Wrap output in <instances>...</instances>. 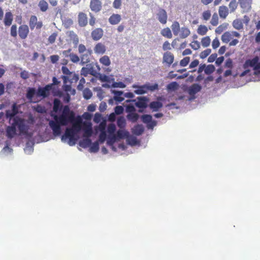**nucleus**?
<instances>
[{"label": "nucleus", "instance_id": "nucleus-13", "mask_svg": "<svg viewBox=\"0 0 260 260\" xmlns=\"http://www.w3.org/2000/svg\"><path fill=\"white\" fill-rule=\"evenodd\" d=\"M82 129L84 131L83 137L89 138L92 134L91 124L89 122H84L83 123Z\"/></svg>", "mask_w": 260, "mask_h": 260}, {"label": "nucleus", "instance_id": "nucleus-63", "mask_svg": "<svg viewBox=\"0 0 260 260\" xmlns=\"http://www.w3.org/2000/svg\"><path fill=\"white\" fill-rule=\"evenodd\" d=\"M61 71L63 74L67 76L69 75V77H71V76L72 75L73 73L71 72L69 69L66 66L62 67Z\"/></svg>", "mask_w": 260, "mask_h": 260}, {"label": "nucleus", "instance_id": "nucleus-1", "mask_svg": "<svg viewBox=\"0 0 260 260\" xmlns=\"http://www.w3.org/2000/svg\"><path fill=\"white\" fill-rule=\"evenodd\" d=\"M54 120H50L49 125L53 131L54 136H59L61 134V126L67 125L75 120V113L70 110L68 105L63 107L62 113L60 115H51Z\"/></svg>", "mask_w": 260, "mask_h": 260}, {"label": "nucleus", "instance_id": "nucleus-35", "mask_svg": "<svg viewBox=\"0 0 260 260\" xmlns=\"http://www.w3.org/2000/svg\"><path fill=\"white\" fill-rule=\"evenodd\" d=\"M161 35L168 39L172 38V34L171 29L169 27H166L162 29L161 31Z\"/></svg>", "mask_w": 260, "mask_h": 260}, {"label": "nucleus", "instance_id": "nucleus-33", "mask_svg": "<svg viewBox=\"0 0 260 260\" xmlns=\"http://www.w3.org/2000/svg\"><path fill=\"white\" fill-rule=\"evenodd\" d=\"M13 21V15L11 12H7L4 18V23L6 26H10Z\"/></svg>", "mask_w": 260, "mask_h": 260}, {"label": "nucleus", "instance_id": "nucleus-41", "mask_svg": "<svg viewBox=\"0 0 260 260\" xmlns=\"http://www.w3.org/2000/svg\"><path fill=\"white\" fill-rule=\"evenodd\" d=\"M100 62L103 65L105 66H109L111 63L110 58L107 55H104V56L102 57L100 59Z\"/></svg>", "mask_w": 260, "mask_h": 260}, {"label": "nucleus", "instance_id": "nucleus-61", "mask_svg": "<svg viewBox=\"0 0 260 260\" xmlns=\"http://www.w3.org/2000/svg\"><path fill=\"white\" fill-rule=\"evenodd\" d=\"M191 47L194 50H198L200 47V43L197 41H192L190 44Z\"/></svg>", "mask_w": 260, "mask_h": 260}, {"label": "nucleus", "instance_id": "nucleus-34", "mask_svg": "<svg viewBox=\"0 0 260 260\" xmlns=\"http://www.w3.org/2000/svg\"><path fill=\"white\" fill-rule=\"evenodd\" d=\"M62 108L60 101L58 99H55L53 101V111L57 113Z\"/></svg>", "mask_w": 260, "mask_h": 260}, {"label": "nucleus", "instance_id": "nucleus-11", "mask_svg": "<svg viewBox=\"0 0 260 260\" xmlns=\"http://www.w3.org/2000/svg\"><path fill=\"white\" fill-rule=\"evenodd\" d=\"M156 16L158 20L162 24H165L167 22L168 15L165 10L159 8L156 13Z\"/></svg>", "mask_w": 260, "mask_h": 260}, {"label": "nucleus", "instance_id": "nucleus-47", "mask_svg": "<svg viewBox=\"0 0 260 260\" xmlns=\"http://www.w3.org/2000/svg\"><path fill=\"white\" fill-rule=\"evenodd\" d=\"M178 84L176 82H172L167 86V88L168 90H175L177 89Z\"/></svg>", "mask_w": 260, "mask_h": 260}, {"label": "nucleus", "instance_id": "nucleus-36", "mask_svg": "<svg viewBox=\"0 0 260 260\" xmlns=\"http://www.w3.org/2000/svg\"><path fill=\"white\" fill-rule=\"evenodd\" d=\"M139 115L135 113H128L127 115V119L133 122H136L139 119Z\"/></svg>", "mask_w": 260, "mask_h": 260}, {"label": "nucleus", "instance_id": "nucleus-4", "mask_svg": "<svg viewBox=\"0 0 260 260\" xmlns=\"http://www.w3.org/2000/svg\"><path fill=\"white\" fill-rule=\"evenodd\" d=\"M76 133L73 130V128H67L64 135L61 136V140L64 141L67 139H69V144L70 146H73L75 144L76 139L75 138V135Z\"/></svg>", "mask_w": 260, "mask_h": 260}, {"label": "nucleus", "instance_id": "nucleus-51", "mask_svg": "<svg viewBox=\"0 0 260 260\" xmlns=\"http://www.w3.org/2000/svg\"><path fill=\"white\" fill-rule=\"evenodd\" d=\"M99 149V145L98 142L93 143L90 147V151L91 152H96Z\"/></svg>", "mask_w": 260, "mask_h": 260}, {"label": "nucleus", "instance_id": "nucleus-10", "mask_svg": "<svg viewBox=\"0 0 260 260\" xmlns=\"http://www.w3.org/2000/svg\"><path fill=\"white\" fill-rule=\"evenodd\" d=\"M141 119L144 123L148 124L147 126L148 128H153L156 125V121L152 120V116L150 115H143L141 116Z\"/></svg>", "mask_w": 260, "mask_h": 260}, {"label": "nucleus", "instance_id": "nucleus-17", "mask_svg": "<svg viewBox=\"0 0 260 260\" xmlns=\"http://www.w3.org/2000/svg\"><path fill=\"white\" fill-rule=\"evenodd\" d=\"M252 0H238L241 8L245 11H248L251 8Z\"/></svg>", "mask_w": 260, "mask_h": 260}, {"label": "nucleus", "instance_id": "nucleus-49", "mask_svg": "<svg viewBox=\"0 0 260 260\" xmlns=\"http://www.w3.org/2000/svg\"><path fill=\"white\" fill-rule=\"evenodd\" d=\"M210 23L213 26H216L218 24V16L216 13H214L212 15Z\"/></svg>", "mask_w": 260, "mask_h": 260}, {"label": "nucleus", "instance_id": "nucleus-56", "mask_svg": "<svg viewBox=\"0 0 260 260\" xmlns=\"http://www.w3.org/2000/svg\"><path fill=\"white\" fill-rule=\"evenodd\" d=\"M112 86L114 88H125L126 85L124 83L122 82H113L112 84Z\"/></svg>", "mask_w": 260, "mask_h": 260}, {"label": "nucleus", "instance_id": "nucleus-9", "mask_svg": "<svg viewBox=\"0 0 260 260\" xmlns=\"http://www.w3.org/2000/svg\"><path fill=\"white\" fill-rule=\"evenodd\" d=\"M249 66L253 67L254 70H257L260 69V62H259V57L255 56L251 59H248L245 63V66Z\"/></svg>", "mask_w": 260, "mask_h": 260}, {"label": "nucleus", "instance_id": "nucleus-6", "mask_svg": "<svg viewBox=\"0 0 260 260\" xmlns=\"http://www.w3.org/2000/svg\"><path fill=\"white\" fill-rule=\"evenodd\" d=\"M51 90L52 91V84H48L44 87H39L36 94L38 96L45 98L50 95Z\"/></svg>", "mask_w": 260, "mask_h": 260}, {"label": "nucleus", "instance_id": "nucleus-58", "mask_svg": "<svg viewBox=\"0 0 260 260\" xmlns=\"http://www.w3.org/2000/svg\"><path fill=\"white\" fill-rule=\"evenodd\" d=\"M69 56L71 60L74 63L78 62L80 60L78 56L75 54L70 53Z\"/></svg>", "mask_w": 260, "mask_h": 260}, {"label": "nucleus", "instance_id": "nucleus-23", "mask_svg": "<svg viewBox=\"0 0 260 260\" xmlns=\"http://www.w3.org/2000/svg\"><path fill=\"white\" fill-rule=\"evenodd\" d=\"M106 47L102 43H98L94 48V52L96 54H103L105 53Z\"/></svg>", "mask_w": 260, "mask_h": 260}, {"label": "nucleus", "instance_id": "nucleus-3", "mask_svg": "<svg viewBox=\"0 0 260 260\" xmlns=\"http://www.w3.org/2000/svg\"><path fill=\"white\" fill-rule=\"evenodd\" d=\"M137 102H136V100H126V102H135V105L137 107L140 108L139 110V112H143V110L141 109H145L148 106V103L149 102V99L146 96H140L137 98Z\"/></svg>", "mask_w": 260, "mask_h": 260}, {"label": "nucleus", "instance_id": "nucleus-19", "mask_svg": "<svg viewBox=\"0 0 260 260\" xmlns=\"http://www.w3.org/2000/svg\"><path fill=\"white\" fill-rule=\"evenodd\" d=\"M103 36V30L101 28H97L91 32V37L94 41L100 40Z\"/></svg>", "mask_w": 260, "mask_h": 260}, {"label": "nucleus", "instance_id": "nucleus-22", "mask_svg": "<svg viewBox=\"0 0 260 260\" xmlns=\"http://www.w3.org/2000/svg\"><path fill=\"white\" fill-rule=\"evenodd\" d=\"M121 20L120 15L118 14H112L109 18V22L112 25L118 24Z\"/></svg>", "mask_w": 260, "mask_h": 260}, {"label": "nucleus", "instance_id": "nucleus-8", "mask_svg": "<svg viewBox=\"0 0 260 260\" xmlns=\"http://www.w3.org/2000/svg\"><path fill=\"white\" fill-rule=\"evenodd\" d=\"M29 26L31 30H34L35 28L40 29L43 26V23L42 21H38L37 16L31 15L29 21Z\"/></svg>", "mask_w": 260, "mask_h": 260}, {"label": "nucleus", "instance_id": "nucleus-31", "mask_svg": "<svg viewBox=\"0 0 260 260\" xmlns=\"http://www.w3.org/2000/svg\"><path fill=\"white\" fill-rule=\"evenodd\" d=\"M162 107V104L158 101H154L150 103L149 107L153 111H157Z\"/></svg>", "mask_w": 260, "mask_h": 260}, {"label": "nucleus", "instance_id": "nucleus-28", "mask_svg": "<svg viewBox=\"0 0 260 260\" xmlns=\"http://www.w3.org/2000/svg\"><path fill=\"white\" fill-rule=\"evenodd\" d=\"M190 34V31L189 29L187 27L184 26L181 28L178 36L181 39H185L189 36Z\"/></svg>", "mask_w": 260, "mask_h": 260}, {"label": "nucleus", "instance_id": "nucleus-45", "mask_svg": "<svg viewBox=\"0 0 260 260\" xmlns=\"http://www.w3.org/2000/svg\"><path fill=\"white\" fill-rule=\"evenodd\" d=\"M211 40L208 36L205 37L202 39L201 44L204 47H207L210 44Z\"/></svg>", "mask_w": 260, "mask_h": 260}, {"label": "nucleus", "instance_id": "nucleus-18", "mask_svg": "<svg viewBox=\"0 0 260 260\" xmlns=\"http://www.w3.org/2000/svg\"><path fill=\"white\" fill-rule=\"evenodd\" d=\"M78 23L79 26L84 27L87 24V17L86 14L83 12H80L78 16Z\"/></svg>", "mask_w": 260, "mask_h": 260}, {"label": "nucleus", "instance_id": "nucleus-15", "mask_svg": "<svg viewBox=\"0 0 260 260\" xmlns=\"http://www.w3.org/2000/svg\"><path fill=\"white\" fill-rule=\"evenodd\" d=\"M102 2L100 0H91L90 8L94 12H98L102 9Z\"/></svg>", "mask_w": 260, "mask_h": 260}, {"label": "nucleus", "instance_id": "nucleus-5", "mask_svg": "<svg viewBox=\"0 0 260 260\" xmlns=\"http://www.w3.org/2000/svg\"><path fill=\"white\" fill-rule=\"evenodd\" d=\"M14 124L15 126H17L19 131L20 134L23 135H26L28 131V126L25 123L24 120L23 119L16 117L14 119Z\"/></svg>", "mask_w": 260, "mask_h": 260}, {"label": "nucleus", "instance_id": "nucleus-59", "mask_svg": "<svg viewBox=\"0 0 260 260\" xmlns=\"http://www.w3.org/2000/svg\"><path fill=\"white\" fill-rule=\"evenodd\" d=\"M126 112L131 113L135 112L136 111L135 108L133 105L128 104L125 106Z\"/></svg>", "mask_w": 260, "mask_h": 260}, {"label": "nucleus", "instance_id": "nucleus-50", "mask_svg": "<svg viewBox=\"0 0 260 260\" xmlns=\"http://www.w3.org/2000/svg\"><path fill=\"white\" fill-rule=\"evenodd\" d=\"M211 14L210 10H206L202 13V18L204 20H208L211 17Z\"/></svg>", "mask_w": 260, "mask_h": 260}, {"label": "nucleus", "instance_id": "nucleus-20", "mask_svg": "<svg viewBox=\"0 0 260 260\" xmlns=\"http://www.w3.org/2000/svg\"><path fill=\"white\" fill-rule=\"evenodd\" d=\"M6 134L8 138L12 139L16 134V126L14 124V122L11 126H9L6 129Z\"/></svg>", "mask_w": 260, "mask_h": 260}, {"label": "nucleus", "instance_id": "nucleus-27", "mask_svg": "<svg viewBox=\"0 0 260 260\" xmlns=\"http://www.w3.org/2000/svg\"><path fill=\"white\" fill-rule=\"evenodd\" d=\"M201 86L198 84H193L188 89V93L190 95H194L201 90Z\"/></svg>", "mask_w": 260, "mask_h": 260}, {"label": "nucleus", "instance_id": "nucleus-46", "mask_svg": "<svg viewBox=\"0 0 260 260\" xmlns=\"http://www.w3.org/2000/svg\"><path fill=\"white\" fill-rule=\"evenodd\" d=\"M215 71V67L213 64L206 65L205 73L207 75H210Z\"/></svg>", "mask_w": 260, "mask_h": 260}, {"label": "nucleus", "instance_id": "nucleus-40", "mask_svg": "<svg viewBox=\"0 0 260 260\" xmlns=\"http://www.w3.org/2000/svg\"><path fill=\"white\" fill-rule=\"evenodd\" d=\"M39 7L42 12H45L48 8V4L45 0H41L39 3Z\"/></svg>", "mask_w": 260, "mask_h": 260}, {"label": "nucleus", "instance_id": "nucleus-12", "mask_svg": "<svg viewBox=\"0 0 260 260\" xmlns=\"http://www.w3.org/2000/svg\"><path fill=\"white\" fill-rule=\"evenodd\" d=\"M163 62L170 66L174 60V56L173 53L167 51L164 53L162 57Z\"/></svg>", "mask_w": 260, "mask_h": 260}, {"label": "nucleus", "instance_id": "nucleus-25", "mask_svg": "<svg viewBox=\"0 0 260 260\" xmlns=\"http://www.w3.org/2000/svg\"><path fill=\"white\" fill-rule=\"evenodd\" d=\"M133 87L136 89L134 90V92L137 94H143L147 93L146 87L145 84L139 86L137 85H133Z\"/></svg>", "mask_w": 260, "mask_h": 260}, {"label": "nucleus", "instance_id": "nucleus-16", "mask_svg": "<svg viewBox=\"0 0 260 260\" xmlns=\"http://www.w3.org/2000/svg\"><path fill=\"white\" fill-rule=\"evenodd\" d=\"M12 110L6 111V117L7 118L11 119L18 113V107L16 103H14L12 106Z\"/></svg>", "mask_w": 260, "mask_h": 260}, {"label": "nucleus", "instance_id": "nucleus-29", "mask_svg": "<svg viewBox=\"0 0 260 260\" xmlns=\"http://www.w3.org/2000/svg\"><path fill=\"white\" fill-rule=\"evenodd\" d=\"M91 54V51L88 50L84 54H81V61L82 64H85L90 61V56Z\"/></svg>", "mask_w": 260, "mask_h": 260}, {"label": "nucleus", "instance_id": "nucleus-62", "mask_svg": "<svg viewBox=\"0 0 260 260\" xmlns=\"http://www.w3.org/2000/svg\"><path fill=\"white\" fill-rule=\"evenodd\" d=\"M124 109L121 106H117L114 108L115 113L117 115H120L123 112Z\"/></svg>", "mask_w": 260, "mask_h": 260}, {"label": "nucleus", "instance_id": "nucleus-53", "mask_svg": "<svg viewBox=\"0 0 260 260\" xmlns=\"http://www.w3.org/2000/svg\"><path fill=\"white\" fill-rule=\"evenodd\" d=\"M211 50L210 49H207L200 53V56L201 58L204 59L207 57L211 53Z\"/></svg>", "mask_w": 260, "mask_h": 260}, {"label": "nucleus", "instance_id": "nucleus-60", "mask_svg": "<svg viewBox=\"0 0 260 260\" xmlns=\"http://www.w3.org/2000/svg\"><path fill=\"white\" fill-rule=\"evenodd\" d=\"M17 26L16 24H14L11 26V35L15 38L17 35Z\"/></svg>", "mask_w": 260, "mask_h": 260}, {"label": "nucleus", "instance_id": "nucleus-43", "mask_svg": "<svg viewBox=\"0 0 260 260\" xmlns=\"http://www.w3.org/2000/svg\"><path fill=\"white\" fill-rule=\"evenodd\" d=\"M117 124L118 126L120 128H124L126 125V122L123 116H121L118 118L117 121Z\"/></svg>", "mask_w": 260, "mask_h": 260}, {"label": "nucleus", "instance_id": "nucleus-38", "mask_svg": "<svg viewBox=\"0 0 260 260\" xmlns=\"http://www.w3.org/2000/svg\"><path fill=\"white\" fill-rule=\"evenodd\" d=\"M238 7V3L236 0H231L229 4V7L231 13L235 11Z\"/></svg>", "mask_w": 260, "mask_h": 260}, {"label": "nucleus", "instance_id": "nucleus-55", "mask_svg": "<svg viewBox=\"0 0 260 260\" xmlns=\"http://www.w3.org/2000/svg\"><path fill=\"white\" fill-rule=\"evenodd\" d=\"M190 61L189 57H185L181 60L180 65L182 67H186Z\"/></svg>", "mask_w": 260, "mask_h": 260}, {"label": "nucleus", "instance_id": "nucleus-44", "mask_svg": "<svg viewBox=\"0 0 260 260\" xmlns=\"http://www.w3.org/2000/svg\"><path fill=\"white\" fill-rule=\"evenodd\" d=\"M36 93V90L34 88H29L27 92L26 93V98L29 100H31L34 96Z\"/></svg>", "mask_w": 260, "mask_h": 260}, {"label": "nucleus", "instance_id": "nucleus-7", "mask_svg": "<svg viewBox=\"0 0 260 260\" xmlns=\"http://www.w3.org/2000/svg\"><path fill=\"white\" fill-rule=\"evenodd\" d=\"M112 92L114 94V96L113 98L108 100V103L109 104H113L114 101L116 102V104H117L124 100V97L122 96V95H123V91L114 90L112 91Z\"/></svg>", "mask_w": 260, "mask_h": 260}, {"label": "nucleus", "instance_id": "nucleus-30", "mask_svg": "<svg viewBox=\"0 0 260 260\" xmlns=\"http://www.w3.org/2000/svg\"><path fill=\"white\" fill-rule=\"evenodd\" d=\"M144 131V128L143 125L141 124H137L135 125L132 129V133L137 136H140L143 134Z\"/></svg>", "mask_w": 260, "mask_h": 260}, {"label": "nucleus", "instance_id": "nucleus-48", "mask_svg": "<svg viewBox=\"0 0 260 260\" xmlns=\"http://www.w3.org/2000/svg\"><path fill=\"white\" fill-rule=\"evenodd\" d=\"M92 95V92L88 88H85L83 91V96L86 100L90 99Z\"/></svg>", "mask_w": 260, "mask_h": 260}, {"label": "nucleus", "instance_id": "nucleus-57", "mask_svg": "<svg viewBox=\"0 0 260 260\" xmlns=\"http://www.w3.org/2000/svg\"><path fill=\"white\" fill-rule=\"evenodd\" d=\"M107 130L109 134H113L116 131V126L114 124L111 123L108 125Z\"/></svg>", "mask_w": 260, "mask_h": 260}, {"label": "nucleus", "instance_id": "nucleus-21", "mask_svg": "<svg viewBox=\"0 0 260 260\" xmlns=\"http://www.w3.org/2000/svg\"><path fill=\"white\" fill-rule=\"evenodd\" d=\"M72 128L77 134L79 133L81 129H82V122L81 119H78L77 120H75L72 123Z\"/></svg>", "mask_w": 260, "mask_h": 260}, {"label": "nucleus", "instance_id": "nucleus-64", "mask_svg": "<svg viewBox=\"0 0 260 260\" xmlns=\"http://www.w3.org/2000/svg\"><path fill=\"white\" fill-rule=\"evenodd\" d=\"M171 44L168 41H165L162 45V49L164 51L170 50L171 49Z\"/></svg>", "mask_w": 260, "mask_h": 260}, {"label": "nucleus", "instance_id": "nucleus-39", "mask_svg": "<svg viewBox=\"0 0 260 260\" xmlns=\"http://www.w3.org/2000/svg\"><path fill=\"white\" fill-rule=\"evenodd\" d=\"M91 144V140L89 138L83 139L80 142V145L83 148L89 147Z\"/></svg>", "mask_w": 260, "mask_h": 260}, {"label": "nucleus", "instance_id": "nucleus-42", "mask_svg": "<svg viewBox=\"0 0 260 260\" xmlns=\"http://www.w3.org/2000/svg\"><path fill=\"white\" fill-rule=\"evenodd\" d=\"M147 92L148 91H153L156 90H158V85L157 83H155L153 85H150L149 83L145 84Z\"/></svg>", "mask_w": 260, "mask_h": 260}, {"label": "nucleus", "instance_id": "nucleus-54", "mask_svg": "<svg viewBox=\"0 0 260 260\" xmlns=\"http://www.w3.org/2000/svg\"><path fill=\"white\" fill-rule=\"evenodd\" d=\"M233 25L234 27L237 29H240L243 27L242 23L238 20H234Z\"/></svg>", "mask_w": 260, "mask_h": 260}, {"label": "nucleus", "instance_id": "nucleus-26", "mask_svg": "<svg viewBox=\"0 0 260 260\" xmlns=\"http://www.w3.org/2000/svg\"><path fill=\"white\" fill-rule=\"evenodd\" d=\"M218 13L220 17L225 19L229 14V10L225 6H221L219 7Z\"/></svg>", "mask_w": 260, "mask_h": 260}, {"label": "nucleus", "instance_id": "nucleus-52", "mask_svg": "<svg viewBox=\"0 0 260 260\" xmlns=\"http://www.w3.org/2000/svg\"><path fill=\"white\" fill-rule=\"evenodd\" d=\"M127 132L119 129L117 132L116 136L119 139H122L127 136Z\"/></svg>", "mask_w": 260, "mask_h": 260}, {"label": "nucleus", "instance_id": "nucleus-2", "mask_svg": "<svg viewBox=\"0 0 260 260\" xmlns=\"http://www.w3.org/2000/svg\"><path fill=\"white\" fill-rule=\"evenodd\" d=\"M240 34L237 31H226L221 36V41L224 43H229L230 46H236L239 43L238 39H234V37L239 38Z\"/></svg>", "mask_w": 260, "mask_h": 260}, {"label": "nucleus", "instance_id": "nucleus-37", "mask_svg": "<svg viewBox=\"0 0 260 260\" xmlns=\"http://www.w3.org/2000/svg\"><path fill=\"white\" fill-rule=\"evenodd\" d=\"M208 31V28L204 25H200L199 26L197 32L199 35L204 36L206 34Z\"/></svg>", "mask_w": 260, "mask_h": 260}, {"label": "nucleus", "instance_id": "nucleus-14", "mask_svg": "<svg viewBox=\"0 0 260 260\" xmlns=\"http://www.w3.org/2000/svg\"><path fill=\"white\" fill-rule=\"evenodd\" d=\"M29 32V28L27 25H21L18 28V34L21 39H25L27 38Z\"/></svg>", "mask_w": 260, "mask_h": 260}, {"label": "nucleus", "instance_id": "nucleus-24", "mask_svg": "<svg viewBox=\"0 0 260 260\" xmlns=\"http://www.w3.org/2000/svg\"><path fill=\"white\" fill-rule=\"evenodd\" d=\"M53 83L51 84H52V93L54 96H58L59 97H61L63 96V93L61 91L59 90H55L53 89V86L55 85H57L59 83V81H58L57 78L54 77L52 79Z\"/></svg>", "mask_w": 260, "mask_h": 260}, {"label": "nucleus", "instance_id": "nucleus-32", "mask_svg": "<svg viewBox=\"0 0 260 260\" xmlns=\"http://www.w3.org/2000/svg\"><path fill=\"white\" fill-rule=\"evenodd\" d=\"M171 28L173 34L175 36H178L181 28L180 27L179 23L178 21H175L173 22L171 25Z\"/></svg>", "mask_w": 260, "mask_h": 260}]
</instances>
